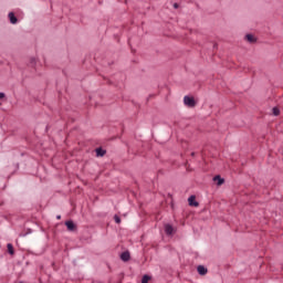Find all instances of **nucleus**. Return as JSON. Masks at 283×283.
Instances as JSON below:
<instances>
[{"label": "nucleus", "mask_w": 283, "mask_h": 283, "mask_svg": "<svg viewBox=\"0 0 283 283\" xmlns=\"http://www.w3.org/2000/svg\"><path fill=\"white\" fill-rule=\"evenodd\" d=\"M184 105L188 107V109H195L198 105V99H196L192 95H185L184 96Z\"/></svg>", "instance_id": "obj_1"}, {"label": "nucleus", "mask_w": 283, "mask_h": 283, "mask_svg": "<svg viewBox=\"0 0 283 283\" xmlns=\"http://www.w3.org/2000/svg\"><path fill=\"white\" fill-rule=\"evenodd\" d=\"M188 205L189 207H200V203L196 200V196H190L188 198Z\"/></svg>", "instance_id": "obj_2"}, {"label": "nucleus", "mask_w": 283, "mask_h": 283, "mask_svg": "<svg viewBox=\"0 0 283 283\" xmlns=\"http://www.w3.org/2000/svg\"><path fill=\"white\" fill-rule=\"evenodd\" d=\"M244 40H245L248 43H256L258 38H255V35H253V34H251V33H248V34H245Z\"/></svg>", "instance_id": "obj_3"}, {"label": "nucleus", "mask_w": 283, "mask_h": 283, "mask_svg": "<svg viewBox=\"0 0 283 283\" xmlns=\"http://www.w3.org/2000/svg\"><path fill=\"white\" fill-rule=\"evenodd\" d=\"M213 182L217 185V187H222V185H224V178L220 176H214Z\"/></svg>", "instance_id": "obj_4"}, {"label": "nucleus", "mask_w": 283, "mask_h": 283, "mask_svg": "<svg viewBox=\"0 0 283 283\" xmlns=\"http://www.w3.org/2000/svg\"><path fill=\"white\" fill-rule=\"evenodd\" d=\"M8 17L12 25H17V23H19V19H17V15H14V12H9Z\"/></svg>", "instance_id": "obj_5"}, {"label": "nucleus", "mask_w": 283, "mask_h": 283, "mask_svg": "<svg viewBox=\"0 0 283 283\" xmlns=\"http://www.w3.org/2000/svg\"><path fill=\"white\" fill-rule=\"evenodd\" d=\"M197 272L199 273V275H207V273H209V270L205 268V265H198Z\"/></svg>", "instance_id": "obj_6"}, {"label": "nucleus", "mask_w": 283, "mask_h": 283, "mask_svg": "<svg viewBox=\"0 0 283 283\" xmlns=\"http://www.w3.org/2000/svg\"><path fill=\"white\" fill-rule=\"evenodd\" d=\"M165 231H166L167 235H174V233H176V229H174V227H171V224H166Z\"/></svg>", "instance_id": "obj_7"}, {"label": "nucleus", "mask_w": 283, "mask_h": 283, "mask_svg": "<svg viewBox=\"0 0 283 283\" xmlns=\"http://www.w3.org/2000/svg\"><path fill=\"white\" fill-rule=\"evenodd\" d=\"M65 224H66V228H67L69 231H76V223L75 222L66 221Z\"/></svg>", "instance_id": "obj_8"}, {"label": "nucleus", "mask_w": 283, "mask_h": 283, "mask_svg": "<svg viewBox=\"0 0 283 283\" xmlns=\"http://www.w3.org/2000/svg\"><path fill=\"white\" fill-rule=\"evenodd\" d=\"M130 259H132V255L129 254L128 251L123 252V253L120 254V260H123V262H129Z\"/></svg>", "instance_id": "obj_9"}, {"label": "nucleus", "mask_w": 283, "mask_h": 283, "mask_svg": "<svg viewBox=\"0 0 283 283\" xmlns=\"http://www.w3.org/2000/svg\"><path fill=\"white\" fill-rule=\"evenodd\" d=\"M95 154H96L97 158H103V156H105L107 154V150H105L103 148H96Z\"/></svg>", "instance_id": "obj_10"}, {"label": "nucleus", "mask_w": 283, "mask_h": 283, "mask_svg": "<svg viewBox=\"0 0 283 283\" xmlns=\"http://www.w3.org/2000/svg\"><path fill=\"white\" fill-rule=\"evenodd\" d=\"M7 249L10 253V255H14V248L12 247V243H8Z\"/></svg>", "instance_id": "obj_11"}, {"label": "nucleus", "mask_w": 283, "mask_h": 283, "mask_svg": "<svg viewBox=\"0 0 283 283\" xmlns=\"http://www.w3.org/2000/svg\"><path fill=\"white\" fill-rule=\"evenodd\" d=\"M149 280H151V276L146 274V275L143 276L142 283H149Z\"/></svg>", "instance_id": "obj_12"}, {"label": "nucleus", "mask_w": 283, "mask_h": 283, "mask_svg": "<svg viewBox=\"0 0 283 283\" xmlns=\"http://www.w3.org/2000/svg\"><path fill=\"white\" fill-rule=\"evenodd\" d=\"M30 63H31V65H36V63H39V59L38 57H30Z\"/></svg>", "instance_id": "obj_13"}, {"label": "nucleus", "mask_w": 283, "mask_h": 283, "mask_svg": "<svg viewBox=\"0 0 283 283\" xmlns=\"http://www.w3.org/2000/svg\"><path fill=\"white\" fill-rule=\"evenodd\" d=\"M272 113H273V116H280V108L274 107V108L272 109Z\"/></svg>", "instance_id": "obj_14"}, {"label": "nucleus", "mask_w": 283, "mask_h": 283, "mask_svg": "<svg viewBox=\"0 0 283 283\" xmlns=\"http://www.w3.org/2000/svg\"><path fill=\"white\" fill-rule=\"evenodd\" d=\"M114 220L117 224H120V217L119 216H115Z\"/></svg>", "instance_id": "obj_15"}, {"label": "nucleus", "mask_w": 283, "mask_h": 283, "mask_svg": "<svg viewBox=\"0 0 283 283\" xmlns=\"http://www.w3.org/2000/svg\"><path fill=\"white\" fill-rule=\"evenodd\" d=\"M0 98H6V93H0Z\"/></svg>", "instance_id": "obj_16"}, {"label": "nucleus", "mask_w": 283, "mask_h": 283, "mask_svg": "<svg viewBox=\"0 0 283 283\" xmlns=\"http://www.w3.org/2000/svg\"><path fill=\"white\" fill-rule=\"evenodd\" d=\"M57 220H61V216L57 217Z\"/></svg>", "instance_id": "obj_17"}]
</instances>
